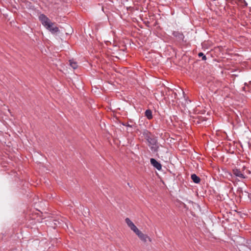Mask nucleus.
<instances>
[{
  "label": "nucleus",
  "mask_w": 251,
  "mask_h": 251,
  "mask_svg": "<svg viewBox=\"0 0 251 251\" xmlns=\"http://www.w3.org/2000/svg\"><path fill=\"white\" fill-rule=\"evenodd\" d=\"M125 222L127 225L132 230L139 238V239L144 242L146 243L148 241L150 242L151 241V240L150 237L147 235L142 233L134 224V223L129 219L128 218H126Z\"/></svg>",
  "instance_id": "nucleus-1"
},
{
  "label": "nucleus",
  "mask_w": 251,
  "mask_h": 251,
  "mask_svg": "<svg viewBox=\"0 0 251 251\" xmlns=\"http://www.w3.org/2000/svg\"><path fill=\"white\" fill-rule=\"evenodd\" d=\"M148 141V145L150 147L151 150L153 152H157L159 146L157 145V140L155 138L149 139Z\"/></svg>",
  "instance_id": "nucleus-2"
},
{
  "label": "nucleus",
  "mask_w": 251,
  "mask_h": 251,
  "mask_svg": "<svg viewBox=\"0 0 251 251\" xmlns=\"http://www.w3.org/2000/svg\"><path fill=\"white\" fill-rule=\"evenodd\" d=\"M39 19L46 28L50 27L49 24H50L51 22L45 15L43 14H40L39 16Z\"/></svg>",
  "instance_id": "nucleus-3"
},
{
  "label": "nucleus",
  "mask_w": 251,
  "mask_h": 251,
  "mask_svg": "<svg viewBox=\"0 0 251 251\" xmlns=\"http://www.w3.org/2000/svg\"><path fill=\"white\" fill-rule=\"evenodd\" d=\"M243 170L241 171L240 169L234 168L232 169V173L233 175L240 179H245L248 178V176H247L245 173L243 172Z\"/></svg>",
  "instance_id": "nucleus-4"
},
{
  "label": "nucleus",
  "mask_w": 251,
  "mask_h": 251,
  "mask_svg": "<svg viewBox=\"0 0 251 251\" xmlns=\"http://www.w3.org/2000/svg\"><path fill=\"white\" fill-rule=\"evenodd\" d=\"M231 4L236 3L242 8H245L247 6L248 3L245 0H228Z\"/></svg>",
  "instance_id": "nucleus-5"
},
{
  "label": "nucleus",
  "mask_w": 251,
  "mask_h": 251,
  "mask_svg": "<svg viewBox=\"0 0 251 251\" xmlns=\"http://www.w3.org/2000/svg\"><path fill=\"white\" fill-rule=\"evenodd\" d=\"M173 35L178 41H183L184 38V36L182 32L178 31H174L172 33Z\"/></svg>",
  "instance_id": "nucleus-6"
},
{
  "label": "nucleus",
  "mask_w": 251,
  "mask_h": 251,
  "mask_svg": "<svg viewBox=\"0 0 251 251\" xmlns=\"http://www.w3.org/2000/svg\"><path fill=\"white\" fill-rule=\"evenodd\" d=\"M150 162L151 164L156 169H157L159 171L161 170V164L159 162H158L156 159L154 158H151L150 159Z\"/></svg>",
  "instance_id": "nucleus-7"
},
{
  "label": "nucleus",
  "mask_w": 251,
  "mask_h": 251,
  "mask_svg": "<svg viewBox=\"0 0 251 251\" xmlns=\"http://www.w3.org/2000/svg\"><path fill=\"white\" fill-rule=\"evenodd\" d=\"M54 24V23L51 22L50 24H49L50 25V27L49 28H47L48 30H50L51 33L54 34L57 33L59 31V29L58 27L54 26L53 27L52 25Z\"/></svg>",
  "instance_id": "nucleus-8"
},
{
  "label": "nucleus",
  "mask_w": 251,
  "mask_h": 251,
  "mask_svg": "<svg viewBox=\"0 0 251 251\" xmlns=\"http://www.w3.org/2000/svg\"><path fill=\"white\" fill-rule=\"evenodd\" d=\"M191 177L193 181L196 183H199L201 181L200 178L196 174H192L191 176Z\"/></svg>",
  "instance_id": "nucleus-9"
},
{
  "label": "nucleus",
  "mask_w": 251,
  "mask_h": 251,
  "mask_svg": "<svg viewBox=\"0 0 251 251\" xmlns=\"http://www.w3.org/2000/svg\"><path fill=\"white\" fill-rule=\"evenodd\" d=\"M145 116L149 119L151 120L152 118V111L150 109H147L145 113Z\"/></svg>",
  "instance_id": "nucleus-10"
},
{
  "label": "nucleus",
  "mask_w": 251,
  "mask_h": 251,
  "mask_svg": "<svg viewBox=\"0 0 251 251\" xmlns=\"http://www.w3.org/2000/svg\"><path fill=\"white\" fill-rule=\"evenodd\" d=\"M151 132L148 130L145 131L143 133V135L145 137V138L147 140V141H148L149 139H151L152 138L151 136Z\"/></svg>",
  "instance_id": "nucleus-11"
},
{
  "label": "nucleus",
  "mask_w": 251,
  "mask_h": 251,
  "mask_svg": "<svg viewBox=\"0 0 251 251\" xmlns=\"http://www.w3.org/2000/svg\"><path fill=\"white\" fill-rule=\"evenodd\" d=\"M70 65V66L74 69H75L77 68V63L75 61L73 60H69Z\"/></svg>",
  "instance_id": "nucleus-12"
},
{
  "label": "nucleus",
  "mask_w": 251,
  "mask_h": 251,
  "mask_svg": "<svg viewBox=\"0 0 251 251\" xmlns=\"http://www.w3.org/2000/svg\"><path fill=\"white\" fill-rule=\"evenodd\" d=\"M198 56L199 57H202V60H206V56L202 52H199V54H198Z\"/></svg>",
  "instance_id": "nucleus-13"
},
{
  "label": "nucleus",
  "mask_w": 251,
  "mask_h": 251,
  "mask_svg": "<svg viewBox=\"0 0 251 251\" xmlns=\"http://www.w3.org/2000/svg\"><path fill=\"white\" fill-rule=\"evenodd\" d=\"M54 221H55L54 225L56 226H61V223L59 221L55 220Z\"/></svg>",
  "instance_id": "nucleus-14"
},
{
  "label": "nucleus",
  "mask_w": 251,
  "mask_h": 251,
  "mask_svg": "<svg viewBox=\"0 0 251 251\" xmlns=\"http://www.w3.org/2000/svg\"><path fill=\"white\" fill-rule=\"evenodd\" d=\"M123 125L125 126H128V127H132V126L129 125L128 123H125V124H123Z\"/></svg>",
  "instance_id": "nucleus-15"
}]
</instances>
